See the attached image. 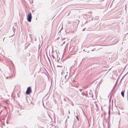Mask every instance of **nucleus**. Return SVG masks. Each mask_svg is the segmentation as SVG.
Here are the masks:
<instances>
[{
	"mask_svg": "<svg viewBox=\"0 0 128 128\" xmlns=\"http://www.w3.org/2000/svg\"><path fill=\"white\" fill-rule=\"evenodd\" d=\"M82 94L83 95V96H84V95H85L86 96H87V94H85L84 92H82Z\"/></svg>",
	"mask_w": 128,
	"mask_h": 128,
	"instance_id": "nucleus-4",
	"label": "nucleus"
},
{
	"mask_svg": "<svg viewBox=\"0 0 128 128\" xmlns=\"http://www.w3.org/2000/svg\"><path fill=\"white\" fill-rule=\"evenodd\" d=\"M124 90L123 91H122L121 92V94L122 96L124 97Z\"/></svg>",
	"mask_w": 128,
	"mask_h": 128,
	"instance_id": "nucleus-3",
	"label": "nucleus"
},
{
	"mask_svg": "<svg viewBox=\"0 0 128 128\" xmlns=\"http://www.w3.org/2000/svg\"><path fill=\"white\" fill-rule=\"evenodd\" d=\"M76 118L77 119V120H79V119H78V117L77 116H76Z\"/></svg>",
	"mask_w": 128,
	"mask_h": 128,
	"instance_id": "nucleus-5",
	"label": "nucleus"
},
{
	"mask_svg": "<svg viewBox=\"0 0 128 128\" xmlns=\"http://www.w3.org/2000/svg\"><path fill=\"white\" fill-rule=\"evenodd\" d=\"M32 16L31 13H29L28 14L27 16V18L28 21L29 22H31V20L32 18Z\"/></svg>",
	"mask_w": 128,
	"mask_h": 128,
	"instance_id": "nucleus-1",
	"label": "nucleus"
},
{
	"mask_svg": "<svg viewBox=\"0 0 128 128\" xmlns=\"http://www.w3.org/2000/svg\"><path fill=\"white\" fill-rule=\"evenodd\" d=\"M32 92V90L30 86L28 87L26 92V94H30Z\"/></svg>",
	"mask_w": 128,
	"mask_h": 128,
	"instance_id": "nucleus-2",
	"label": "nucleus"
},
{
	"mask_svg": "<svg viewBox=\"0 0 128 128\" xmlns=\"http://www.w3.org/2000/svg\"><path fill=\"white\" fill-rule=\"evenodd\" d=\"M79 90H80V92H81L82 91V90L81 89H79Z\"/></svg>",
	"mask_w": 128,
	"mask_h": 128,
	"instance_id": "nucleus-6",
	"label": "nucleus"
}]
</instances>
